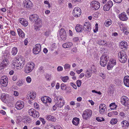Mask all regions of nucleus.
<instances>
[{
    "instance_id": "f257e3e1",
    "label": "nucleus",
    "mask_w": 129,
    "mask_h": 129,
    "mask_svg": "<svg viewBox=\"0 0 129 129\" xmlns=\"http://www.w3.org/2000/svg\"><path fill=\"white\" fill-rule=\"evenodd\" d=\"M25 62V59L20 57L13 60L12 64L15 67H19L20 68H21L24 65Z\"/></svg>"
},
{
    "instance_id": "f03ea898",
    "label": "nucleus",
    "mask_w": 129,
    "mask_h": 129,
    "mask_svg": "<svg viewBox=\"0 0 129 129\" xmlns=\"http://www.w3.org/2000/svg\"><path fill=\"white\" fill-rule=\"evenodd\" d=\"M35 66L33 62L28 63L24 67V72L27 74L29 73L33 69Z\"/></svg>"
},
{
    "instance_id": "7ed1b4c3",
    "label": "nucleus",
    "mask_w": 129,
    "mask_h": 129,
    "mask_svg": "<svg viewBox=\"0 0 129 129\" xmlns=\"http://www.w3.org/2000/svg\"><path fill=\"white\" fill-rule=\"evenodd\" d=\"M109 59V56L105 54L102 55L100 57V63L101 65L103 67L105 66Z\"/></svg>"
},
{
    "instance_id": "20e7f679",
    "label": "nucleus",
    "mask_w": 129,
    "mask_h": 129,
    "mask_svg": "<svg viewBox=\"0 0 129 129\" xmlns=\"http://www.w3.org/2000/svg\"><path fill=\"white\" fill-rule=\"evenodd\" d=\"M92 114V110L89 109H87L84 111L82 114V117L84 119L87 120L90 118Z\"/></svg>"
},
{
    "instance_id": "39448f33",
    "label": "nucleus",
    "mask_w": 129,
    "mask_h": 129,
    "mask_svg": "<svg viewBox=\"0 0 129 129\" xmlns=\"http://www.w3.org/2000/svg\"><path fill=\"white\" fill-rule=\"evenodd\" d=\"M56 105L58 106V107L61 108L65 103V102L63 98L59 96L56 98Z\"/></svg>"
},
{
    "instance_id": "423d86ee",
    "label": "nucleus",
    "mask_w": 129,
    "mask_h": 129,
    "mask_svg": "<svg viewBox=\"0 0 129 129\" xmlns=\"http://www.w3.org/2000/svg\"><path fill=\"white\" fill-rule=\"evenodd\" d=\"M28 113L30 115L35 118H38L39 116V112L33 109L32 108L29 110Z\"/></svg>"
},
{
    "instance_id": "0eeeda50",
    "label": "nucleus",
    "mask_w": 129,
    "mask_h": 129,
    "mask_svg": "<svg viewBox=\"0 0 129 129\" xmlns=\"http://www.w3.org/2000/svg\"><path fill=\"white\" fill-rule=\"evenodd\" d=\"M59 34L61 38L63 41L66 40L67 38V34L65 30L63 28L60 29Z\"/></svg>"
},
{
    "instance_id": "6e6552de",
    "label": "nucleus",
    "mask_w": 129,
    "mask_h": 129,
    "mask_svg": "<svg viewBox=\"0 0 129 129\" xmlns=\"http://www.w3.org/2000/svg\"><path fill=\"white\" fill-rule=\"evenodd\" d=\"M81 14V11L79 8H75L73 11V16L76 17H79Z\"/></svg>"
},
{
    "instance_id": "1a4fd4ad",
    "label": "nucleus",
    "mask_w": 129,
    "mask_h": 129,
    "mask_svg": "<svg viewBox=\"0 0 129 129\" xmlns=\"http://www.w3.org/2000/svg\"><path fill=\"white\" fill-rule=\"evenodd\" d=\"M91 24L89 22H85L83 26V30L87 33L89 32L91 30Z\"/></svg>"
},
{
    "instance_id": "9d476101",
    "label": "nucleus",
    "mask_w": 129,
    "mask_h": 129,
    "mask_svg": "<svg viewBox=\"0 0 129 129\" xmlns=\"http://www.w3.org/2000/svg\"><path fill=\"white\" fill-rule=\"evenodd\" d=\"M35 47L33 49V53L35 54H39L41 51V46L40 44H37L35 45Z\"/></svg>"
},
{
    "instance_id": "9b49d317",
    "label": "nucleus",
    "mask_w": 129,
    "mask_h": 129,
    "mask_svg": "<svg viewBox=\"0 0 129 129\" xmlns=\"http://www.w3.org/2000/svg\"><path fill=\"white\" fill-rule=\"evenodd\" d=\"M91 7L95 10H98L100 8V4L98 1H93L91 3Z\"/></svg>"
},
{
    "instance_id": "f8f14e48",
    "label": "nucleus",
    "mask_w": 129,
    "mask_h": 129,
    "mask_svg": "<svg viewBox=\"0 0 129 129\" xmlns=\"http://www.w3.org/2000/svg\"><path fill=\"white\" fill-rule=\"evenodd\" d=\"M24 106V102L22 101H18L15 104V107L18 110H20L23 108Z\"/></svg>"
},
{
    "instance_id": "ddd939ff",
    "label": "nucleus",
    "mask_w": 129,
    "mask_h": 129,
    "mask_svg": "<svg viewBox=\"0 0 129 129\" xmlns=\"http://www.w3.org/2000/svg\"><path fill=\"white\" fill-rule=\"evenodd\" d=\"M8 78L6 76H4L2 77L1 79V85L4 86H6L8 84Z\"/></svg>"
},
{
    "instance_id": "4468645a",
    "label": "nucleus",
    "mask_w": 129,
    "mask_h": 129,
    "mask_svg": "<svg viewBox=\"0 0 129 129\" xmlns=\"http://www.w3.org/2000/svg\"><path fill=\"white\" fill-rule=\"evenodd\" d=\"M113 5V3L112 2L109 1L103 6V9L105 11H108L110 10V8Z\"/></svg>"
},
{
    "instance_id": "2eb2a0df",
    "label": "nucleus",
    "mask_w": 129,
    "mask_h": 129,
    "mask_svg": "<svg viewBox=\"0 0 129 129\" xmlns=\"http://www.w3.org/2000/svg\"><path fill=\"white\" fill-rule=\"evenodd\" d=\"M106 106L104 104H101L99 107L100 109V113L102 114L104 113V112L105 110L106 109Z\"/></svg>"
},
{
    "instance_id": "dca6fc26",
    "label": "nucleus",
    "mask_w": 129,
    "mask_h": 129,
    "mask_svg": "<svg viewBox=\"0 0 129 129\" xmlns=\"http://www.w3.org/2000/svg\"><path fill=\"white\" fill-rule=\"evenodd\" d=\"M129 99L125 96H122L121 98V102L123 105H126L128 104Z\"/></svg>"
},
{
    "instance_id": "f3484780",
    "label": "nucleus",
    "mask_w": 129,
    "mask_h": 129,
    "mask_svg": "<svg viewBox=\"0 0 129 129\" xmlns=\"http://www.w3.org/2000/svg\"><path fill=\"white\" fill-rule=\"evenodd\" d=\"M116 64V60L114 59H112L110 62H108L107 65V69L110 70Z\"/></svg>"
},
{
    "instance_id": "a211bd4d",
    "label": "nucleus",
    "mask_w": 129,
    "mask_h": 129,
    "mask_svg": "<svg viewBox=\"0 0 129 129\" xmlns=\"http://www.w3.org/2000/svg\"><path fill=\"white\" fill-rule=\"evenodd\" d=\"M24 7L27 9H31L32 7V4L31 2L29 0L25 1L24 3Z\"/></svg>"
},
{
    "instance_id": "6ab92c4d",
    "label": "nucleus",
    "mask_w": 129,
    "mask_h": 129,
    "mask_svg": "<svg viewBox=\"0 0 129 129\" xmlns=\"http://www.w3.org/2000/svg\"><path fill=\"white\" fill-rule=\"evenodd\" d=\"M38 18V16L35 14L32 15H30L29 17L30 20L33 22H36Z\"/></svg>"
},
{
    "instance_id": "aec40b11",
    "label": "nucleus",
    "mask_w": 129,
    "mask_h": 129,
    "mask_svg": "<svg viewBox=\"0 0 129 129\" xmlns=\"http://www.w3.org/2000/svg\"><path fill=\"white\" fill-rule=\"evenodd\" d=\"M119 19L122 21H126L128 19L127 15L125 12L122 13L119 15Z\"/></svg>"
},
{
    "instance_id": "412c9836",
    "label": "nucleus",
    "mask_w": 129,
    "mask_h": 129,
    "mask_svg": "<svg viewBox=\"0 0 129 129\" xmlns=\"http://www.w3.org/2000/svg\"><path fill=\"white\" fill-rule=\"evenodd\" d=\"M9 61L7 59H4L0 64V69H2L5 68L8 64Z\"/></svg>"
},
{
    "instance_id": "4be33fe9",
    "label": "nucleus",
    "mask_w": 129,
    "mask_h": 129,
    "mask_svg": "<svg viewBox=\"0 0 129 129\" xmlns=\"http://www.w3.org/2000/svg\"><path fill=\"white\" fill-rule=\"evenodd\" d=\"M128 45L127 43L126 42H121L120 45V48L121 49H124V50L127 49Z\"/></svg>"
},
{
    "instance_id": "5701e85b",
    "label": "nucleus",
    "mask_w": 129,
    "mask_h": 129,
    "mask_svg": "<svg viewBox=\"0 0 129 129\" xmlns=\"http://www.w3.org/2000/svg\"><path fill=\"white\" fill-rule=\"evenodd\" d=\"M23 118V121L24 123H29L31 122V119L28 116H24Z\"/></svg>"
},
{
    "instance_id": "b1692460",
    "label": "nucleus",
    "mask_w": 129,
    "mask_h": 129,
    "mask_svg": "<svg viewBox=\"0 0 129 129\" xmlns=\"http://www.w3.org/2000/svg\"><path fill=\"white\" fill-rule=\"evenodd\" d=\"M123 82L124 85L127 87H129V76H126L123 79Z\"/></svg>"
},
{
    "instance_id": "393cba45",
    "label": "nucleus",
    "mask_w": 129,
    "mask_h": 129,
    "mask_svg": "<svg viewBox=\"0 0 129 129\" xmlns=\"http://www.w3.org/2000/svg\"><path fill=\"white\" fill-rule=\"evenodd\" d=\"M19 22L24 26H26L28 25L27 21L24 18H19Z\"/></svg>"
},
{
    "instance_id": "a878e982",
    "label": "nucleus",
    "mask_w": 129,
    "mask_h": 129,
    "mask_svg": "<svg viewBox=\"0 0 129 129\" xmlns=\"http://www.w3.org/2000/svg\"><path fill=\"white\" fill-rule=\"evenodd\" d=\"M75 29L76 31L78 32H81L83 30L82 26L80 24L77 25Z\"/></svg>"
},
{
    "instance_id": "bb28decb",
    "label": "nucleus",
    "mask_w": 129,
    "mask_h": 129,
    "mask_svg": "<svg viewBox=\"0 0 129 129\" xmlns=\"http://www.w3.org/2000/svg\"><path fill=\"white\" fill-rule=\"evenodd\" d=\"M46 118L48 120L54 122H55L56 120V118L55 117L52 116L50 115H46Z\"/></svg>"
},
{
    "instance_id": "cd10ccee",
    "label": "nucleus",
    "mask_w": 129,
    "mask_h": 129,
    "mask_svg": "<svg viewBox=\"0 0 129 129\" xmlns=\"http://www.w3.org/2000/svg\"><path fill=\"white\" fill-rule=\"evenodd\" d=\"M73 43L71 42H68L64 43L62 45V47L64 48H69L73 45Z\"/></svg>"
},
{
    "instance_id": "c85d7f7f",
    "label": "nucleus",
    "mask_w": 129,
    "mask_h": 129,
    "mask_svg": "<svg viewBox=\"0 0 129 129\" xmlns=\"http://www.w3.org/2000/svg\"><path fill=\"white\" fill-rule=\"evenodd\" d=\"M17 31L19 36L21 38H23L25 37V34L23 31L20 28L17 29Z\"/></svg>"
},
{
    "instance_id": "c756f323",
    "label": "nucleus",
    "mask_w": 129,
    "mask_h": 129,
    "mask_svg": "<svg viewBox=\"0 0 129 129\" xmlns=\"http://www.w3.org/2000/svg\"><path fill=\"white\" fill-rule=\"evenodd\" d=\"M28 95V98L29 99L30 98V99L32 100L35 98L36 96V94L35 92H29Z\"/></svg>"
},
{
    "instance_id": "7c9ffc66",
    "label": "nucleus",
    "mask_w": 129,
    "mask_h": 129,
    "mask_svg": "<svg viewBox=\"0 0 129 129\" xmlns=\"http://www.w3.org/2000/svg\"><path fill=\"white\" fill-rule=\"evenodd\" d=\"M126 53L125 51L123 50L121 51L118 53V58L124 56L126 57Z\"/></svg>"
},
{
    "instance_id": "2f4dec72",
    "label": "nucleus",
    "mask_w": 129,
    "mask_h": 129,
    "mask_svg": "<svg viewBox=\"0 0 129 129\" xmlns=\"http://www.w3.org/2000/svg\"><path fill=\"white\" fill-rule=\"evenodd\" d=\"M118 58L120 62L122 63H124L126 62L127 61V57L126 55V57H125V56L122 57L121 58Z\"/></svg>"
},
{
    "instance_id": "473e14b6",
    "label": "nucleus",
    "mask_w": 129,
    "mask_h": 129,
    "mask_svg": "<svg viewBox=\"0 0 129 129\" xmlns=\"http://www.w3.org/2000/svg\"><path fill=\"white\" fill-rule=\"evenodd\" d=\"M79 119L77 118H75L73 119L72 122L73 124L76 125H78L79 123Z\"/></svg>"
},
{
    "instance_id": "72a5a7b5",
    "label": "nucleus",
    "mask_w": 129,
    "mask_h": 129,
    "mask_svg": "<svg viewBox=\"0 0 129 129\" xmlns=\"http://www.w3.org/2000/svg\"><path fill=\"white\" fill-rule=\"evenodd\" d=\"M122 127H128L129 126V123L127 121L124 120L121 123Z\"/></svg>"
},
{
    "instance_id": "f704fd0d",
    "label": "nucleus",
    "mask_w": 129,
    "mask_h": 129,
    "mask_svg": "<svg viewBox=\"0 0 129 129\" xmlns=\"http://www.w3.org/2000/svg\"><path fill=\"white\" fill-rule=\"evenodd\" d=\"M117 107V105H115L114 103H112L109 105V107L111 110L115 109Z\"/></svg>"
},
{
    "instance_id": "c9c22d12",
    "label": "nucleus",
    "mask_w": 129,
    "mask_h": 129,
    "mask_svg": "<svg viewBox=\"0 0 129 129\" xmlns=\"http://www.w3.org/2000/svg\"><path fill=\"white\" fill-rule=\"evenodd\" d=\"M112 23V21L110 19H108L105 21L104 24L106 26H108L111 25Z\"/></svg>"
},
{
    "instance_id": "e433bc0d",
    "label": "nucleus",
    "mask_w": 129,
    "mask_h": 129,
    "mask_svg": "<svg viewBox=\"0 0 129 129\" xmlns=\"http://www.w3.org/2000/svg\"><path fill=\"white\" fill-rule=\"evenodd\" d=\"M17 52V49L16 47H13L12 49L11 53L13 55H15L16 54Z\"/></svg>"
},
{
    "instance_id": "4c0bfd02",
    "label": "nucleus",
    "mask_w": 129,
    "mask_h": 129,
    "mask_svg": "<svg viewBox=\"0 0 129 129\" xmlns=\"http://www.w3.org/2000/svg\"><path fill=\"white\" fill-rule=\"evenodd\" d=\"M35 24H37L39 26H42V21L41 19L38 18V20H37L36 22H35Z\"/></svg>"
},
{
    "instance_id": "58836bf2",
    "label": "nucleus",
    "mask_w": 129,
    "mask_h": 129,
    "mask_svg": "<svg viewBox=\"0 0 129 129\" xmlns=\"http://www.w3.org/2000/svg\"><path fill=\"white\" fill-rule=\"evenodd\" d=\"M117 120L116 118H113L110 121V123L112 124H115L117 123Z\"/></svg>"
},
{
    "instance_id": "ea45409f",
    "label": "nucleus",
    "mask_w": 129,
    "mask_h": 129,
    "mask_svg": "<svg viewBox=\"0 0 129 129\" xmlns=\"http://www.w3.org/2000/svg\"><path fill=\"white\" fill-rule=\"evenodd\" d=\"M50 34V30H47L44 32V35L46 37H48Z\"/></svg>"
},
{
    "instance_id": "a19ab883",
    "label": "nucleus",
    "mask_w": 129,
    "mask_h": 129,
    "mask_svg": "<svg viewBox=\"0 0 129 129\" xmlns=\"http://www.w3.org/2000/svg\"><path fill=\"white\" fill-rule=\"evenodd\" d=\"M37 24H34V26L35 27L34 29L36 31L40 30V28L41 27V26H39Z\"/></svg>"
},
{
    "instance_id": "79ce46f5",
    "label": "nucleus",
    "mask_w": 129,
    "mask_h": 129,
    "mask_svg": "<svg viewBox=\"0 0 129 129\" xmlns=\"http://www.w3.org/2000/svg\"><path fill=\"white\" fill-rule=\"evenodd\" d=\"M69 79V77L67 76L64 77H62L61 79L64 82H66L67 80Z\"/></svg>"
},
{
    "instance_id": "37998d69",
    "label": "nucleus",
    "mask_w": 129,
    "mask_h": 129,
    "mask_svg": "<svg viewBox=\"0 0 129 129\" xmlns=\"http://www.w3.org/2000/svg\"><path fill=\"white\" fill-rule=\"evenodd\" d=\"M60 87L61 89L63 90H66L67 88L66 85L64 83H62Z\"/></svg>"
},
{
    "instance_id": "c03bdc74",
    "label": "nucleus",
    "mask_w": 129,
    "mask_h": 129,
    "mask_svg": "<svg viewBox=\"0 0 129 129\" xmlns=\"http://www.w3.org/2000/svg\"><path fill=\"white\" fill-rule=\"evenodd\" d=\"M23 80H19L17 82V84L18 86H20L23 85Z\"/></svg>"
},
{
    "instance_id": "a18cd8bd",
    "label": "nucleus",
    "mask_w": 129,
    "mask_h": 129,
    "mask_svg": "<svg viewBox=\"0 0 129 129\" xmlns=\"http://www.w3.org/2000/svg\"><path fill=\"white\" fill-rule=\"evenodd\" d=\"M96 120L99 122H101L105 120L104 118L103 117H97L96 118Z\"/></svg>"
},
{
    "instance_id": "49530a36",
    "label": "nucleus",
    "mask_w": 129,
    "mask_h": 129,
    "mask_svg": "<svg viewBox=\"0 0 129 129\" xmlns=\"http://www.w3.org/2000/svg\"><path fill=\"white\" fill-rule=\"evenodd\" d=\"M71 65L68 64H66L64 66V68L65 69H69L70 68Z\"/></svg>"
},
{
    "instance_id": "de8ad7c7",
    "label": "nucleus",
    "mask_w": 129,
    "mask_h": 129,
    "mask_svg": "<svg viewBox=\"0 0 129 129\" xmlns=\"http://www.w3.org/2000/svg\"><path fill=\"white\" fill-rule=\"evenodd\" d=\"M26 80L27 82L28 83H30L31 80V79L29 76H28Z\"/></svg>"
},
{
    "instance_id": "09e8293b",
    "label": "nucleus",
    "mask_w": 129,
    "mask_h": 129,
    "mask_svg": "<svg viewBox=\"0 0 129 129\" xmlns=\"http://www.w3.org/2000/svg\"><path fill=\"white\" fill-rule=\"evenodd\" d=\"M81 81L80 80H78L77 81V86L78 87L80 86L81 84Z\"/></svg>"
},
{
    "instance_id": "8fccbe9b",
    "label": "nucleus",
    "mask_w": 129,
    "mask_h": 129,
    "mask_svg": "<svg viewBox=\"0 0 129 129\" xmlns=\"http://www.w3.org/2000/svg\"><path fill=\"white\" fill-rule=\"evenodd\" d=\"M54 129H62V128L59 125H57L54 126Z\"/></svg>"
},
{
    "instance_id": "3c124183",
    "label": "nucleus",
    "mask_w": 129,
    "mask_h": 129,
    "mask_svg": "<svg viewBox=\"0 0 129 129\" xmlns=\"http://www.w3.org/2000/svg\"><path fill=\"white\" fill-rule=\"evenodd\" d=\"M46 78L47 80H50L51 79V76L48 74H46Z\"/></svg>"
},
{
    "instance_id": "603ef678",
    "label": "nucleus",
    "mask_w": 129,
    "mask_h": 129,
    "mask_svg": "<svg viewBox=\"0 0 129 129\" xmlns=\"http://www.w3.org/2000/svg\"><path fill=\"white\" fill-rule=\"evenodd\" d=\"M63 68L62 67L59 66L57 68V70L58 71H60L63 70Z\"/></svg>"
},
{
    "instance_id": "864d4df0",
    "label": "nucleus",
    "mask_w": 129,
    "mask_h": 129,
    "mask_svg": "<svg viewBox=\"0 0 129 129\" xmlns=\"http://www.w3.org/2000/svg\"><path fill=\"white\" fill-rule=\"evenodd\" d=\"M34 106L35 108L36 109H38L39 108V105L36 103H34Z\"/></svg>"
},
{
    "instance_id": "5fc2aeb1",
    "label": "nucleus",
    "mask_w": 129,
    "mask_h": 129,
    "mask_svg": "<svg viewBox=\"0 0 129 129\" xmlns=\"http://www.w3.org/2000/svg\"><path fill=\"white\" fill-rule=\"evenodd\" d=\"M70 85L72 86L73 88L75 89H77V86L74 83L72 82L70 83Z\"/></svg>"
},
{
    "instance_id": "6e6d98bb",
    "label": "nucleus",
    "mask_w": 129,
    "mask_h": 129,
    "mask_svg": "<svg viewBox=\"0 0 129 129\" xmlns=\"http://www.w3.org/2000/svg\"><path fill=\"white\" fill-rule=\"evenodd\" d=\"M47 98L46 97H45V98L44 97L42 98L41 99L42 101L44 103H46L47 102V101L45 100V99L46 100Z\"/></svg>"
},
{
    "instance_id": "4d7b16f0",
    "label": "nucleus",
    "mask_w": 129,
    "mask_h": 129,
    "mask_svg": "<svg viewBox=\"0 0 129 129\" xmlns=\"http://www.w3.org/2000/svg\"><path fill=\"white\" fill-rule=\"evenodd\" d=\"M86 76L87 77H90L91 75V73H90L88 71H87L86 72Z\"/></svg>"
},
{
    "instance_id": "13d9d810",
    "label": "nucleus",
    "mask_w": 129,
    "mask_h": 129,
    "mask_svg": "<svg viewBox=\"0 0 129 129\" xmlns=\"http://www.w3.org/2000/svg\"><path fill=\"white\" fill-rule=\"evenodd\" d=\"M40 120L42 122L43 124H45V121L44 119L43 118H40Z\"/></svg>"
},
{
    "instance_id": "bf43d9fd",
    "label": "nucleus",
    "mask_w": 129,
    "mask_h": 129,
    "mask_svg": "<svg viewBox=\"0 0 129 129\" xmlns=\"http://www.w3.org/2000/svg\"><path fill=\"white\" fill-rule=\"evenodd\" d=\"M46 100H47V102H48L49 103H50L51 102L52 100L51 99L49 98V97H48V98H47Z\"/></svg>"
},
{
    "instance_id": "052dcab7",
    "label": "nucleus",
    "mask_w": 129,
    "mask_h": 129,
    "mask_svg": "<svg viewBox=\"0 0 129 129\" xmlns=\"http://www.w3.org/2000/svg\"><path fill=\"white\" fill-rule=\"evenodd\" d=\"M113 1L115 3H119L121 2L122 0H113Z\"/></svg>"
},
{
    "instance_id": "680f3d73",
    "label": "nucleus",
    "mask_w": 129,
    "mask_h": 129,
    "mask_svg": "<svg viewBox=\"0 0 129 129\" xmlns=\"http://www.w3.org/2000/svg\"><path fill=\"white\" fill-rule=\"evenodd\" d=\"M57 107H58V106L56 105V104L54 105L53 107V109L54 110H55L56 109Z\"/></svg>"
},
{
    "instance_id": "e2e57ef3",
    "label": "nucleus",
    "mask_w": 129,
    "mask_h": 129,
    "mask_svg": "<svg viewBox=\"0 0 129 129\" xmlns=\"http://www.w3.org/2000/svg\"><path fill=\"white\" fill-rule=\"evenodd\" d=\"M19 94V93L17 91H14V95L16 96H17Z\"/></svg>"
},
{
    "instance_id": "0e129e2a",
    "label": "nucleus",
    "mask_w": 129,
    "mask_h": 129,
    "mask_svg": "<svg viewBox=\"0 0 129 129\" xmlns=\"http://www.w3.org/2000/svg\"><path fill=\"white\" fill-rule=\"evenodd\" d=\"M73 41L75 42H77L79 40V38L77 37L74 38L73 39Z\"/></svg>"
},
{
    "instance_id": "69168bd1",
    "label": "nucleus",
    "mask_w": 129,
    "mask_h": 129,
    "mask_svg": "<svg viewBox=\"0 0 129 129\" xmlns=\"http://www.w3.org/2000/svg\"><path fill=\"white\" fill-rule=\"evenodd\" d=\"M98 43L100 45H103V43L102 42V40H98Z\"/></svg>"
},
{
    "instance_id": "338daca9",
    "label": "nucleus",
    "mask_w": 129,
    "mask_h": 129,
    "mask_svg": "<svg viewBox=\"0 0 129 129\" xmlns=\"http://www.w3.org/2000/svg\"><path fill=\"white\" fill-rule=\"evenodd\" d=\"M59 83H57L56 86V88L57 89H58L59 88Z\"/></svg>"
},
{
    "instance_id": "774afa93",
    "label": "nucleus",
    "mask_w": 129,
    "mask_h": 129,
    "mask_svg": "<svg viewBox=\"0 0 129 129\" xmlns=\"http://www.w3.org/2000/svg\"><path fill=\"white\" fill-rule=\"evenodd\" d=\"M11 34L13 36H15V32L13 31H10Z\"/></svg>"
}]
</instances>
